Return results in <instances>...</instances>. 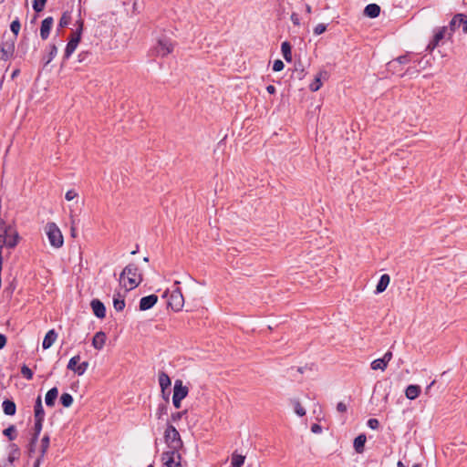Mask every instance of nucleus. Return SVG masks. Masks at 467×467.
Instances as JSON below:
<instances>
[{"mask_svg": "<svg viewBox=\"0 0 467 467\" xmlns=\"http://www.w3.org/2000/svg\"><path fill=\"white\" fill-rule=\"evenodd\" d=\"M164 440L170 451H179L182 448L183 443L181 435L176 428L170 422L164 431Z\"/></svg>", "mask_w": 467, "mask_h": 467, "instance_id": "f257e3e1", "label": "nucleus"}, {"mask_svg": "<svg viewBox=\"0 0 467 467\" xmlns=\"http://www.w3.org/2000/svg\"><path fill=\"white\" fill-rule=\"evenodd\" d=\"M127 276L130 285V290L137 287L142 282V275L135 264H129L124 267L120 274V280Z\"/></svg>", "mask_w": 467, "mask_h": 467, "instance_id": "f03ea898", "label": "nucleus"}, {"mask_svg": "<svg viewBox=\"0 0 467 467\" xmlns=\"http://www.w3.org/2000/svg\"><path fill=\"white\" fill-rule=\"evenodd\" d=\"M162 297H168V308H171L175 312H179L182 309L184 305V298L180 287L177 286L171 292L166 290L163 293Z\"/></svg>", "mask_w": 467, "mask_h": 467, "instance_id": "7ed1b4c3", "label": "nucleus"}, {"mask_svg": "<svg viewBox=\"0 0 467 467\" xmlns=\"http://www.w3.org/2000/svg\"><path fill=\"white\" fill-rule=\"evenodd\" d=\"M16 42V36L3 35L0 43V60L7 61L14 57Z\"/></svg>", "mask_w": 467, "mask_h": 467, "instance_id": "20e7f679", "label": "nucleus"}, {"mask_svg": "<svg viewBox=\"0 0 467 467\" xmlns=\"http://www.w3.org/2000/svg\"><path fill=\"white\" fill-rule=\"evenodd\" d=\"M45 230L51 246L54 248H60L63 246L64 238L62 233L55 223H47Z\"/></svg>", "mask_w": 467, "mask_h": 467, "instance_id": "39448f33", "label": "nucleus"}, {"mask_svg": "<svg viewBox=\"0 0 467 467\" xmlns=\"http://www.w3.org/2000/svg\"><path fill=\"white\" fill-rule=\"evenodd\" d=\"M174 45L171 39L166 36L160 37L157 44L150 50L153 56L164 57L173 51Z\"/></svg>", "mask_w": 467, "mask_h": 467, "instance_id": "423d86ee", "label": "nucleus"}, {"mask_svg": "<svg viewBox=\"0 0 467 467\" xmlns=\"http://www.w3.org/2000/svg\"><path fill=\"white\" fill-rule=\"evenodd\" d=\"M161 460L167 467H181L182 456L179 451H168L161 454Z\"/></svg>", "mask_w": 467, "mask_h": 467, "instance_id": "0eeeda50", "label": "nucleus"}, {"mask_svg": "<svg viewBox=\"0 0 467 467\" xmlns=\"http://www.w3.org/2000/svg\"><path fill=\"white\" fill-rule=\"evenodd\" d=\"M79 355L72 357L67 363V368L74 371L78 376L83 375L88 369L89 364L88 361H83L81 363H79Z\"/></svg>", "mask_w": 467, "mask_h": 467, "instance_id": "6e6552de", "label": "nucleus"}, {"mask_svg": "<svg viewBox=\"0 0 467 467\" xmlns=\"http://www.w3.org/2000/svg\"><path fill=\"white\" fill-rule=\"evenodd\" d=\"M8 456L6 462L3 464V467H15L14 462L17 461L21 455V450L17 444L11 442L8 447Z\"/></svg>", "mask_w": 467, "mask_h": 467, "instance_id": "1a4fd4ad", "label": "nucleus"}, {"mask_svg": "<svg viewBox=\"0 0 467 467\" xmlns=\"http://www.w3.org/2000/svg\"><path fill=\"white\" fill-rule=\"evenodd\" d=\"M446 34H448V27L447 26H441L439 27L432 37V39L430 41V43L427 46V50L431 52L435 49L436 47L439 46L440 42L444 39Z\"/></svg>", "mask_w": 467, "mask_h": 467, "instance_id": "9d476101", "label": "nucleus"}, {"mask_svg": "<svg viewBox=\"0 0 467 467\" xmlns=\"http://www.w3.org/2000/svg\"><path fill=\"white\" fill-rule=\"evenodd\" d=\"M329 78V73L323 69L320 70L315 77L314 80L309 84V89L312 92H316L319 90L323 85L322 79L327 80Z\"/></svg>", "mask_w": 467, "mask_h": 467, "instance_id": "9b49d317", "label": "nucleus"}, {"mask_svg": "<svg viewBox=\"0 0 467 467\" xmlns=\"http://www.w3.org/2000/svg\"><path fill=\"white\" fill-rule=\"evenodd\" d=\"M90 307L93 314L99 319H103L106 317V306L102 301L98 298L92 299L90 302Z\"/></svg>", "mask_w": 467, "mask_h": 467, "instance_id": "f8f14e48", "label": "nucleus"}, {"mask_svg": "<svg viewBox=\"0 0 467 467\" xmlns=\"http://www.w3.org/2000/svg\"><path fill=\"white\" fill-rule=\"evenodd\" d=\"M464 17H466V15H464V14L459 13V14L454 15V16L452 17V19L451 20V22L449 24V26H447L448 29L450 30V32L448 33V38H451L452 34L461 26H462Z\"/></svg>", "mask_w": 467, "mask_h": 467, "instance_id": "ddd939ff", "label": "nucleus"}, {"mask_svg": "<svg viewBox=\"0 0 467 467\" xmlns=\"http://www.w3.org/2000/svg\"><path fill=\"white\" fill-rule=\"evenodd\" d=\"M158 302V296L154 294L143 296L140 300L139 308L140 311H146L153 307Z\"/></svg>", "mask_w": 467, "mask_h": 467, "instance_id": "4468645a", "label": "nucleus"}, {"mask_svg": "<svg viewBox=\"0 0 467 467\" xmlns=\"http://www.w3.org/2000/svg\"><path fill=\"white\" fill-rule=\"evenodd\" d=\"M54 24V19L52 16H47L41 22L40 26V36L43 40H46L48 38L50 35V31L52 29Z\"/></svg>", "mask_w": 467, "mask_h": 467, "instance_id": "2eb2a0df", "label": "nucleus"}, {"mask_svg": "<svg viewBox=\"0 0 467 467\" xmlns=\"http://www.w3.org/2000/svg\"><path fill=\"white\" fill-rule=\"evenodd\" d=\"M189 394V389L184 386L181 379H177L174 382L173 396L181 400L185 399Z\"/></svg>", "mask_w": 467, "mask_h": 467, "instance_id": "dca6fc26", "label": "nucleus"}, {"mask_svg": "<svg viewBox=\"0 0 467 467\" xmlns=\"http://www.w3.org/2000/svg\"><path fill=\"white\" fill-rule=\"evenodd\" d=\"M20 240L21 237L18 232L11 225L10 233L7 234L5 246L9 249H14L19 244Z\"/></svg>", "mask_w": 467, "mask_h": 467, "instance_id": "f3484780", "label": "nucleus"}, {"mask_svg": "<svg viewBox=\"0 0 467 467\" xmlns=\"http://www.w3.org/2000/svg\"><path fill=\"white\" fill-rule=\"evenodd\" d=\"M107 335L103 331L97 332L92 338V346L97 350H101L106 343Z\"/></svg>", "mask_w": 467, "mask_h": 467, "instance_id": "a211bd4d", "label": "nucleus"}, {"mask_svg": "<svg viewBox=\"0 0 467 467\" xmlns=\"http://www.w3.org/2000/svg\"><path fill=\"white\" fill-rule=\"evenodd\" d=\"M34 417L35 420H45V410L42 405V398L40 395L36 399L34 406Z\"/></svg>", "mask_w": 467, "mask_h": 467, "instance_id": "6ab92c4d", "label": "nucleus"}, {"mask_svg": "<svg viewBox=\"0 0 467 467\" xmlns=\"http://www.w3.org/2000/svg\"><path fill=\"white\" fill-rule=\"evenodd\" d=\"M3 411L7 416H14L16 413V405L14 400L5 399L2 403Z\"/></svg>", "mask_w": 467, "mask_h": 467, "instance_id": "aec40b11", "label": "nucleus"}, {"mask_svg": "<svg viewBox=\"0 0 467 467\" xmlns=\"http://www.w3.org/2000/svg\"><path fill=\"white\" fill-rule=\"evenodd\" d=\"M57 337V334L54 329H50L49 331H47V333L46 334V336L43 339L42 348L44 349L49 348L54 344Z\"/></svg>", "mask_w": 467, "mask_h": 467, "instance_id": "412c9836", "label": "nucleus"}, {"mask_svg": "<svg viewBox=\"0 0 467 467\" xmlns=\"http://www.w3.org/2000/svg\"><path fill=\"white\" fill-rule=\"evenodd\" d=\"M389 282H390L389 275L388 274H383L380 276V278L377 284L375 293L376 294L383 293L387 289L388 285H389Z\"/></svg>", "mask_w": 467, "mask_h": 467, "instance_id": "4be33fe9", "label": "nucleus"}, {"mask_svg": "<svg viewBox=\"0 0 467 467\" xmlns=\"http://www.w3.org/2000/svg\"><path fill=\"white\" fill-rule=\"evenodd\" d=\"M57 396H58V389H57V387H53L52 389H50L47 392L46 397H45L46 405L47 407H50V408L54 407Z\"/></svg>", "mask_w": 467, "mask_h": 467, "instance_id": "5701e85b", "label": "nucleus"}, {"mask_svg": "<svg viewBox=\"0 0 467 467\" xmlns=\"http://www.w3.org/2000/svg\"><path fill=\"white\" fill-rule=\"evenodd\" d=\"M125 306H126V304H125L124 296H122L120 292L115 293L113 296L114 309L117 312H121L124 310Z\"/></svg>", "mask_w": 467, "mask_h": 467, "instance_id": "b1692460", "label": "nucleus"}, {"mask_svg": "<svg viewBox=\"0 0 467 467\" xmlns=\"http://www.w3.org/2000/svg\"><path fill=\"white\" fill-rule=\"evenodd\" d=\"M380 14V6L377 4H369L364 9V15L369 18H376Z\"/></svg>", "mask_w": 467, "mask_h": 467, "instance_id": "393cba45", "label": "nucleus"}, {"mask_svg": "<svg viewBox=\"0 0 467 467\" xmlns=\"http://www.w3.org/2000/svg\"><path fill=\"white\" fill-rule=\"evenodd\" d=\"M367 437L365 434H359L354 439L353 446L357 453H362L365 450Z\"/></svg>", "mask_w": 467, "mask_h": 467, "instance_id": "a878e982", "label": "nucleus"}, {"mask_svg": "<svg viewBox=\"0 0 467 467\" xmlns=\"http://www.w3.org/2000/svg\"><path fill=\"white\" fill-rule=\"evenodd\" d=\"M159 384L161 389V394H165V390L171 386V380L169 375L164 371L159 372Z\"/></svg>", "mask_w": 467, "mask_h": 467, "instance_id": "bb28decb", "label": "nucleus"}, {"mask_svg": "<svg viewBox=\"0 0 467 467\" xmlns=\"http://www.w3.org/2000/svg\"><path fill=\"white\" fill-rule=\"evenodd\" d=\"M79 43L80 42H78L70 37L68 38V42L66 46L64 56H63V61H66L67 59H68L70 57V56L75 52V50Z\"/></svg>", "mask_w": 467, "mask_h": 467, "instance_id": "cd10ccee", "label": "nucleus"}, {"mask_svg": "<svg viewBox=\"0 0 467 467\" xmlns=\"http://www.w3.org/2000/svg\"><path fill=\"white\" fill-rule=\"evenodd\" d=\"M2 229H0V255H3V248L6 244L5 241L7 234L10 233L11 230V224L5 223V224H2Z\"/></svg>", "mask_w": 467, "mask_h": 467, "instance_id": "c85d7f7f", "label": "nucleus"}, {"mask_svg": "<svg viewBox=\"0 0 467 467\" xmlns=\"http://www.w3.org/2000/svg\"><path fill=\"white\" fill-rule=\"evenodd\" d=\"M421 392V389L419 385H409L405 389V396L409 400L417 399Z\"/></svg>", "mask_w": 467, "mask_h": 467, "instance_id": "c756f323", "label": "nucleus"}, {"mask_svg": "<svg viewBox=\"0 0 467 467\" xmlns=\"http://www.w3.org/2000/svg\"><path fill=\"white\" fill-rule=\"evenodd\" d=\"M410 61V57L409 54L400 56L398 58L388 63L389 70L396 69L398 65L407 64Z\"/></svg>", "mask_w": 467, "mask_h": 467, "instance_id": "7c9ffc66", "label": "nucleus"}, {"mask_svg": "<svg viewBox=\"0 0 467 467\" xmlns=\"http://www.w3.org/2000/svg\"><path fill=\"white\" fill-rule=\"evenodd\" d=\"M170 402V392H168L167 397H165V401L160 403L156 410V417L158 420H161L163 415H167L168 413V406Z\"/></svg>", "mask_w": 467, "mask_h": 467, "instance_id": "2f4dec72", "label": "nucleus"}, {"mask_svg": "<svg viewBox=\"0 0 467 467\" xmlns=\"http://www.w3.org/2000/svg\"><path fill=\"white\" fill-rule=\"evenodd\" d=\"M281 51L285 60L288 63L292 62V46L288 41L281 44Z\"/></svg>", "mask_w": 467, "mask_h": 467, "instance_id": "473e14b6", "label": "nucleus"}, {"mask_svg": "<svg viewBox=\"0 0 467 467\" xmlns=\"http://www.w3.org/2000/svg\"><path fill=\"white\" fill-rule=\"evenodd\" d=\"M72 21L71 11L66 10L62 13V16L58 22V29L67 27Z\"/></svg>", "mask_w": 467, "mask_h": 467, "instance_id": "72a5a7b5", "label": "nucleus"}, {"mask_svg": "<svg viewBox=\"0 0 467 467\" xmlns=\"http://www.w3.org/2000/svg\"><path fill=\"white\" fill-rule=\"evenodd\" d=\"M294 72L296 73V78L299 80L303 79L306 77V72L305 70V67L301 59H298L295 62Z\"/></svg>", "mask_w": 467, "mask_h": 467, "instance_id": "f704fd0d", "label": "nucleus"}, {"mask_svg": "<svg viewBox=\"0 0 467 467\" xmlns=\"http://www.w3.org/2000/svg\"><path fill=\"white\" fill-rule=\"evenodd\" d=\"M3 434L10 441H13L17 438V430L15 425H9L3 431Z\"/></svg>", "mask_w": 467, "mask_h": 467, "instance_id": "c9c22d12", "label": "nucleus"}, {"mask_svg": "<svg viewBox=\"0 0 467 467\" xmlns=\"http://www.w3.org/2000/svg\"><path fill=\"white\" fill-rule=\"evenodd\" d=\"M245 456L238 454L236 451H234L232 454L231 458V465L232 467H242L244 463Z\"/></svg>", "mask_w": 467, "mask_h": 467, "instance_id": "e433bc0d", "label": "nucleus"}, {"mask_svg": "<svg viewBox=\"0 0 467 467\" xmlns=\"http://www.w3.org/2000/svg\"><path fill=\"white\" fill-rule=\"evenodd\" d=\"M57 46L55 44L49 45L48 54L47 55V57H43V60L45 61V66L49 64L53 60V58L57 56Z\"/></svg>", "mask_w": 467, "mask_h": 467, "instance_id": "4c0bfd02", "label": "nucleus"}, {"mask_svg": "<svg viewBox=\"0 0 467 467\" xmlns=\"http://www.w3.org/2000/svg\"><path fill=\"white\" fill-rule=\"evenodd\" d=\"M49 444H50V437L47 433L43 436V438L41 440L39 454H42V456H45V454L47 453V451L49 448Z\"/></svg>", "mask_w": 467, "mask_h": 467, "instance_id": "58836bf2", "label": "nucleus"}, {"mask_svg": "<svg viewBox=\"0 0 467 467\" xmlns=\"http://www.w3.org/2000/svg\"><path fill=\"white\" fill-rule=\"evenodd\" d=\"M59 400H60V403L62 404V406L65 408H69L74 401L72 395L69 393H66V392L60 396Z\"/></svg>", "mask_w": 467, "mask_h": 467, "instance_id": "ea45409f", "label": "nucleus"}, {"mask_svg": "<svg viewBox=\"0 0 467 467\" xmlns=\"http://www.w3.org/2000/svg\"><path fill=\"white\" fill-rule=\"evenodd\" d=\"M92 57V53L90 51H81L78 56V61L79 63H90Z\"/></svg>", "mask_w": 467, "mask_h": 467, "instance_id": "a19ab883", "label": "nucleus"}, {"mask_svg": "<svg viewBox=\"0 0 467 467\" xmlns=\"http://www.w3.org/2000/svg\"><path fill=\"white\" fill-rule=\"evenodd\" d=\"M21 28V24L18 18H16L14 21H12L10 25V30L13 33L12 36H16V39H17L19 31Z\"/></svg>", "mask_w": 467, "mask_h": 467, "instance_id": "79ce46f5", "label": "nucleus"}, {"mask_svg": "<svg viewBox=\"0 0 467 467\" xmlns=\"http://www.w3.org/2000/svg\"><path fill=\"white\" fill-rule=\"evenodd\" d=\"M370 367L371 369L373 370L381 369L382 371H384L387 368V365L384 362V360H382L381 358H378L371 362Z\"/></svg>", "mask_w": 467, "mask_h": 467, "instance_id": "37998d69", "label": "nucleus"}, {"mask_svg": "<svg viewBox=\"0 0 467 467\" xmlns=\"http://www.w3.org/2000/svg\"><path fill=\"white\" fill-rule=\"evenodd\" d=\"M47 0H33V9L36 13H40L44 10Z\"/></svg>", "mask_w": 467, "mask_h": 467, "instance_id": "c03bdc74", "label": "nucleus"}, {"mask_svg": "<svg viewBox=\"0 0 467 467\" xmlns=\"http://www.w3.org/2000/svg\"><path fill=\"white\" fill-rule=\"evenodd\" d=\"M21 374L27 380L33 379L34 373L30 368H28L26 364L21 367Z\"/></svg>", "mask_w": 467, "mask_h": 467, "instance_id": "a18cd8bd", "label": "nucleus"}, {"mask_svg": "<svg viewBox=\"0 0 467 467\" xmlns=\"http://www.w3.org/2000/svg\"><path fill=\"white\" fill-rule=\"evenodd\" d=\"M16 288V281L15 279H13L9 284L8 285H6V287L5 288L4 290V293L6 294V296L8 297H12L15 290Z\"/></svg>", "mask_w": 467, "mask_h": 467, "instance_id": "49530a36", "label": "nucleus"}, {"mask_svg": "<svg viewBox=\"0 0 467 467\" xmlns=\"http://www.w3.org/2000/svg\"><path fill=\"white\" fill-rule=\"evenodd\" d=\"M187 410H182V411H177V412H173L171 413V420L172 422H177L179 420H182V418L187 414Z\"/></svg>", "mask_w": 467, "mask_h": 467, "instance_id": "de8ad7c7", "label": "nucleus"}, {"mask_svg": "<svg viewBox=\"0 0 467 467\" xmlns=\"http://www.w3.org/2000/svg\"><path fill=\"white\" fill-rule=\"evenodd\" d=\"M294 407H295V412L298 416L303 417L306 415V410L301 406V404L298 400L294 401Z\"/></svg>", "mask_w": 467, "mask_h": 467, "instance_id": "09e8293b", "label": "nucleus"}, {"mask_svg": "<svg viewBox=\"0 0 467 467\" xmlns=\"http://www.w3.org/2000/svg\"><path fill=\"white\" fill-rule=\"evenodd\" d=\"M285 67V64L281 59H276L273 64V70L275 72L283 70Z\"/></svg>", "mask_w": 467, "mask_h": 467, "instance_id": "8fccbe9b", "label": "nucleus"}, {"mask_svg": "<svg viewBox=\"0 0 467 467\" xmlns=\"http://www.w3.org/2000/svg\"><path fill=\"white\" fill-rule=\"evenodd\" d=\"M43 422H44V420H35L33 432L40 434L42 428H43Z\"/></svg>", "mask_w": 467, "mask_h": 467, "instance_id": "3c124183", "label": "nucleus"}, {"mask_svg": "<svg viewBox=\"0 0 467 467\" xmlns=\"http://www.w3.org/2000/svg\"><path fill=\"white\" fill-rule=\"evenodd\" d=\"M367 425L372 430H377L379 427V421L378 419L371 418L368 420Z\"/></svg>", "mask_w": 467, "mask_h": 467, "instance_id": "603ef678", "label": "nucleus"}, {"mask_svg": "<svg viewBox=\"0 0 467 467\" xmlns=\"http://www.w3.org/2000/svg\"><path fill=\"white\" fill-rule=\"evenodd\" d=\"M327 30V25L325 24H318L314 28V34L317 36H319L323 34Z\"/></svg>", "mask_w": 467, "mask_h": 467, "instance_id": "864d4df0", "label": "nucleus"}, {"mask_svg": "<svg viewBox=\"0 0 467 467\" xmlns=\"http://www.w3.org/2000/svg\"><path fill=\"white\" fill-rule=\"evenodd\" d=\"M82 34H83V32H81L80 30L75 29V31L70 35V38H72L78 42H80Z\"/></svg>", "mask_w": 467, "mask_h": 467, "instance_id": "5fc2aeb1", "label": "nucleus"}, {"mask_svg": "<svg viewBox=\"0 0 467 467\" xmlns=\"http://www.w3.org/2000/svg\"><path fill=\"white\" fill-rule=\"evenodd\" d=\"M77 196H78V193L75 192V190H68V191L66 192L65 198H66V200H67V201H72V200H73V199H75Z\"/></svg>", "mask_w": 467, "mask_h": 467, "instance_id": "6e6d98bb", "label": "nucleus"}, {"mask_svg": "<svg viewBox=\"0 0 467 467\" xmlns=\"http://www.w3.org/2000/svg\"><path fill=\"white\" fill-rule=\"evenodd\" d=\"M347 410H348L347 405L344 402L340 401L337 404V410L338 412L345 413L347 411Z\"/></svg>", "mask_w": 467, "mask_h": 467, "instance_id": "4d7b16f0", "label": "nucleus"}, {"mask_svg": "<svg viewBox=\"0 0 467 467\" xmlns=\"http://www.w3.org/2000/svg\"><path fill=\"white\" fill-rule=\"evenodd\" d=\"M36 446V444H35V443H31V442L28 443V445H27V453H28L29 457H32V455L35 453Z\"/></svg>", "mask_w": 467, "mask_h": 467, "instance_id": "13d9d810", "label": "nucleus"}, {"mask_svg": "<svg viewBox=\"0 0 467 467\" xmlns=\"http://www.w3.org/2000/svg\"><path fill=\"white\" fill-rule=\"evenodd\" d=\"M76 29L78 30H80L81 32H83L84 30V20L82 18H79L76 21Z\"/></svg>", "mask_w": 467, "mask_h": 467, "instance_id": "bf43d9fd", "label": "nucleus"}, {"mask_svg": "<svg viewBox=\"0 0 467 467\" xmlns=\"http://www.w3.org/2000/svg\"><path fill=\"white\" fill-rule=\"evenodd\" d=\"M392 358V353L390 351H387L383 358H381L382 360H384V362L386 363V365L388 366L389 362L391 360Z\"/></svg>", "mask_w": 467, "mask_h": 467, "instance_id": "052dcab7", "label": "nucleus"}, {"mask_svg": "<svg viewBox=\"0 0 467 467\" xmlns=\"http://www.w3.org/2000/svg\"><path fill=\"white\" fill-rule=\"evenodd\" d=\"M7 343V337L4 334H0V350L3 349Z\"/></svg>", "mask_w": 467, "mask_h": 467, "instance_id": "680f3d73", "label": "nucleus"}, {"mask_svg": "<svg viewBox=\"0 0 467 467\" xmlns=\"http://www.w3.org/2000/svg\"><path fill=\"white\" fill-rule=\"evenodd\" d=\"M182 400L181 399L172 396V404L176 409H180L182 407Z\"/></svg>", "mask_w": 467, "mask_h": 467, "instance_id": "e2e57ef3", "label": "nucleus"}, {"mask_svg": "<svg viewBox=\"0 0 467 467\" xmlns=\"http://www.w3.org/2000/svg\"><path fill=\"white\" fill-rule=\"evenodd\" d=\"M311 431L314 433H320L322 431V427L319 424H317V423H314L311 426Z\"/></svg>", "mask_w": 467, "mask_h": 467, "instance_id": "0e129e2a", "label": "nucleus"}, {"mask_svg": "<svg viewBox=\"0 0 467 467\" xmlns=\"http://www.w3.org/2000/svg\"><path fill=\"white\" fill-rule=\"evenodd\" d=\"M291 21L293 22V24L295 26H298L300 24V21H299V17H298V15L296 14V13H293L291 15Z\"/></svg>", "mask_w": 467, "mask_h": 467, "instance_id": "69168bd1", "label": "nucleus"}, {"mask_svg": "<svg viewBox=\"0 0 467 467\" xmlns=\"http://www.w3.org/2000/svg\"><path fill=\"white\" fill-rule=\"evenodd\" d=\"M39 435V433L32 432L29 442L36 444Z\"/></svg>", "mask_w": 467, "mask_h": 467, "instance_id": "338daca9", "label": "nucleus"}, {"mask_svg": "<svg viewBox=\"0 0 467 467\" xmlns=\"http://www.w3.org/2000/svg\"><path fill=\"white\" fill-rule=\"evenodd\" d=\"M43 459H44V456H42V454H39V456L36 459V461L33 464V467H39Z\"/></svg>", "mask_w": 467, "mask_h": 467, "instance_id": "774afa93", "label": "nucleus"}]
</instances>
